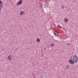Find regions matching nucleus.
I'll use <instances>...</instances> for the list:
<instances>
[{
	"label": "nucleus",
	"mask_w": 78,
	"mask_h": 78,
	"mask_svg": "<svg viewBox=\"0 0 78 78\" xmlns=\"http://www.w3.org/2000/svg\"><path fill=\"white\" fill-rule=\"evenodd\" d=\"M64 21L65 22H68V19H67V18H65Z\"/></svg>",
	"instance_id": "obj_6"
},
{
	"label": "nucleus",
	"mask_w": 78,
	"mask_h": 78,
	"mask_svg": "<svg viewBox=\"0 0 78 78\" xmlns=\"http://www.w3.org/2000/svg\"><path fill=\"white\" fill-rule=\"evenodd\" d=\"M54 32L56 36H58V33H57V32H56V31H54Z\"/></svg>",
	"instance_id": "obj_8"
},
{
	"label": "nucleus",
	"mask_w": 78,
	"mask_h": 78,
	"mask_svg": "<svg viewBox=\"0 0 78 78\" xmlns=\"http://www.w3.org/2000/svg\"><path fill=\"white\" fill-rule=\"evenodd\" d=\"M43 5V4H42V3H40V5H41V8H42V5Z\"/></svg>",
	"instance_id": "obj_11"
},
{
	"label": "nucleus",
	"mask_w": 78,
	"mask_h": 78,
	"mask_svg": "<svg viewBox=\"0 0 78 78\" xmlns=\"http://www.w3.org/2000/svg\"><path fill=\"white\" fill-rule=\"evenodd\" d=\"M36 41L37 42H40V39L39 38L37 39Z\"/></svg>",
	"instance_id": "obj_7"
},
{
	"label": "nucleus",
	"mask_w": 78,
	"mask_h": 78,
	"mask_svg": "<svg viewBox=\"0 0 78 78\" xmlns=\"http://www.w3.org/2000/svg\"><path fill=\"white\" fill-rule=\"evenodd\" d=\"M23 14H25V13L24 12L22 11V12H21L20 13V16H22Z\"/></svg>",
	"instance_id": "obj_5"
},
{
	"label": "nucleus",
	"mask_w": 78,
	"mask_h": 78,
	"mask_svg": "<svg viewBox=\"0 0 78 78\" xmlns=\"http://www.w3.org/2000/svg\"><path fill=\"white\" fill-rule=\"evenodd\" d=\"M3 2L0 0V13L1 12V9L3 8Z\"/></svg>",
	"instance_id": "obj_2"
},
{
	"label": "nucleus",
	"mask_w": 78,
	"mask_h": 78,
	"mask_svg": "<svg viewBox=\"0 0 78 78\" xmlns=\"http://www.w3.org/2000/svg\"><path fill=\"white\" fill-rule=\"evenodd\" d=\"M78 62V58L75 54L73 56L72 60L70 59L69 60V62L72 65H74L75 63H77Z\"/></svg>",
	"instance_id": "obj_1"
},
{
	"label": "nucleus",
	"mask_w": 78,
	"mask_h": 78,
	"mask_svg": "<svg viewBox=\"0 0 78 78\" xmlns=\"http://www.w3.org/2000/svg\"><path fill=\"white\" fill-rule=\"evenodd\" d=\"M66 68L67 69H69V66L68 65H67V66H66Z\"/></svg>",
	"instance_id": "obj_13"
},
{
	"label": "nucleus",
	"mask_w": 78,
	"mask_h": 78,
	"mask_svg": "<svg viewBox=\"0 0 78 78\" xmlns=\"http://www.w3.org/2000/svg\"><path fill=\"white\" fill-rule=\"evenodd\" d=\"M46 0V1H47V0Z\"/></svg>",
	"instance_id": "obj_18"
},
{
	"label": "nucleus",
	"mask_w": 78,
	"mask_h": 78,
	"mask_svg": "<svg viewBox=\"0 0 78 78\" xmlns=\"http://www.w3.org/2000/svg\"><path fill=\"white\" fill-rule=\"evenodd\" d=\"M61 26H60L59 25L58 26H57L58 28H61Z\"/></svg>",
	"instance_id": "obj_10"
},
{
	"label": "nucleus",
	"mask_w": 78,
	"mask_h": 78,
	"mask_svg": "<svg viewBox=\"0 0 78 78\" xmlns=\"http://www.w3.org/2000/svg\"><path fill=\"white\" fill-rule=\"evenodd\" d=\"M44 49H45V50H46V48H44Z\"/></svg>",
	"instance_id": "obj_15"
},
{
	"label": "nucleus",
	"mask_w": 78,
	"mask_h": 78,
	"mask_svg": "<svg viewBox=\"0 0 78 78\" xmlns=\"http://www.w3.org/2000/svg\"><path fill=\"white\" fill-rule=\"evenodd\" d=\"M43 69H44V67H43Z\"/></svg>",
	"instance_id": "obj_17"
},
{
	"label": "nucleus",
	"mask_w": 78,
	"mask_h": 78,
	"mask_svg": "<svg viewBox=\"0 0 78 78\" xmlns=\"http://www.w3.org/2000/svg\"><path fill=\"white\" fill-rule=\"evenodd\" d=\"M64 5H62V9H64Z\"/></svg>",
	"instance_id": "obj_12"
},
{
	"label": "nucleus",
	"mask_w": 78,
	"mask_h": 78,
	"mask_svg": "<svg viewBox=\"0 0 78 78\" xmlns=\"http://www.w3.org/2000/svg\"><path fill=\"white\" fill-rule=\"evenodd\" d=\"M8 59H9V61H12V57H11V55H9L8 56Z\"/></svg>",
	"instance_id": "obj_4"
},
{
	"label": "nucleus",
	"mask_w": 78,
	"mask_h": 78,
	"mask_svg": "<svg viewBox=\"0 0 78 78\" xmlns=\"http://www.w3.org/2000/svg\"><path fill=\"white\" fill-rule=\"evenodd\" d=\"M70 45V43H68L67 44V45Z\"/></svg>",
	"instance_id": "obj_14"
},
{
	"label": "nucleus",
	"mask_w": 78,
	"mask_h": 78,
	"mask_svg": "<svg viewBox=\"0 0 78 78\" xmlns=\"http://www.w3.org/2000/svg\"><path fill=\"white\" fill-rule=\"evenodd\" d=\"M54 45H55V44H53V43H52L51 44V47H53V46H54Z\"/></svg>",
	"instance_id": "obj_9"
},
{
	"label": "nucleus",
	"mask_w": 78,
	"mask_h": 78,
	"mask_svg": "<svg viewBox=\"0 0 78 78\" xmlns=\"http://www.w3.org/2000/svg\"><path fill=\"white\" fill-rule=\"evenodd\" d=\"M70 59H72V57H70Z\"/></svg>",
	"instance_id": "obj_16"
},
{
	"label": "nucleus",
	"mask_w": 78,
	"mask_h": 78,
	"mask_svg": "<svg viewBox=\"0 0 78 78\" xmlns=\"http://www.w3.org/2000/svg\"><path fill=\"white\" fill-rule=\"evenodd\" d=\"M19 2H18L17 4V5H20V4H21L22 3V2H23V0H19Z\"/></svg>",
	"instance_id": "obj_3"
}]
</instances>
